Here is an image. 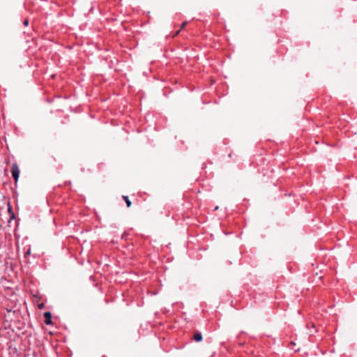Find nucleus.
I'll list each match as a JSON object with an SVG mask.
<instances>
[{
	"label": "nucleus",
	"instance_id": "obj_1",
	"mask_svg": "<svg viewBox=\"0 0 357 357\" xmlns=\"http://www.w3.org/2000/svg\"><path fill=\"white\" fill-rule=\"evenodd\" d=\"M11 172L15 181L17 182L20 176V169L17 163L13 164Z\"/></svg>",
	"mask_w": 357,
	"mask_h": 357
},
{
	"label": "nucleus",
	"instance_id": "obj_5",
	"mask_svg": "<svg viewBox=\"0 0 357 357\" xmlns=\"http://www.w3.org/2000/svg\"><path fill=\"white\" fill-rule=\"evenodd\" d=\"M186 24H187V22H183L182 24H181V29L184 28Z\"/></svg>",
	"mask_w": 357,
	"mask_h": 357
},
{
	"label": "nucleus",
	"instance_id": "obj_2",
	"mask_svg": "<svg viewBox=\"0 0 357 357\" xmlns=\"http://www.w3.org/2000/svg\"><path fill=\"white\" fill-rule=\"evenodd\" d=\"M44 317L45 324L50 325L52 324V314L50 312H45Z\"/></svg>",
	"mask_w": 357,
	"mask_h": 357
},
{
	"label": "nucleus",
	"instance_id": "obj_3",
	"mask_svg": "<svg viewBox=\"0 0 357 357\" xmlns=\"http://www.w3.org/2000/svg\"><path fill=\"white\" fill-rule=\"evenodd\" d=\"M193 340L196 342H200L202 340V335L200 332H197L194 334Z\"/></svg>",
	"mask_w": 357,
	"mask_h": 357
},
{
	"label": "nucleus",
	"instance_id": "obj_4",
	"mask_svg": "<svg viewBox=\"0 0 357 357\" xmlns=\"http://www.w3.org/2000/svg\"><path fill=\"white\" fill-rule=\"evenodd\" d=\"M123 199L125 200L127 207H130L131 206V202L130 201L128 196H123Z\"/></svg>",
	"mask_w": 357,
	"mask_h": 357
},
{
	"label": "nucleus",
	"instance_id": "obj_6",
	"mask_svg": "<svg viewBox=\"0 0 357 357\" xmlns=\"http://www.w3.org/2000/svg\"><path fill=\"white\" fill-rule=\"evenodd\" d=\"M28 24H29V20H24V26H27V25H28Z\"/></svg>",
	"mask_w": 357,
	"mask_h": 357
},
{
	"label": "nucleus",
	"instance_id": "obj_7",
	"mask_svg": "<svg viewBox=\"0 0 357 357\" xmlns=\"http://www.w3.org/2000/svg\"><path fill=\"white\" fill-rule=\"evenodd\" d=\"M7 312H8V313L11 312V310H8V309H7Z\"/></svg>",
	"mask_w": 357,
	"mask_h": 357
}]
</instances>
